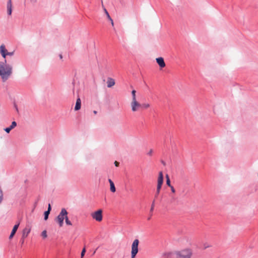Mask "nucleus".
Masks as SVG:
<instances>
[{"instance_id": "18", "label": "nucleus", "mask_w": 258, "mask_h": 258, "mask_svg": "<svg viewBox=\"0 0 258 258\" xmlns=\"http://www.w3.org/2000/svg\"><path fill=\"white\" fill-rule=\"evenodd\" d=\"M50 212L47 211H46L44 212V220H47L48 218V216H49V215L50 214Z\"/></svg>"}, {"instance_id": "36", "label": "nucleus", "mask_w": 258, "mask_h": 258, "mask_svg": "<svg viewBox=\"0 0 258 258\" xmlns=\"http://www.w3.org/2000/svg\"><path fill=\"white\" fill-rule=\"evenodd\" d=\"M15 107L17 111H18V107H17V105L16 104H15Z\"/></svg>"}, {"instance_id": "19", "label": "nucleus", "mask_w": 258, "mask_h": 258, "mask_svg": "<svg viewBox=\"0 0 258 258\" xmlns=\"http://www.w3.org/2000/svg\"><path fill=\"white\" fill-rule=\"evenodd\" d=\"M64 219H65V221H66V224L68 225H72V222H71V221L69 220V218H68V215H67L65 218H64Z\"/></svg>"}, {"instance_id": "10", "label": "nucleus", "mask_w": 258, "mask_h": 258, "mask_svg": "<svg viewBox=\"0 0 258 258\" xmlns=\"http://www.w3.org/2000/svg\"><path fill=\"white\" fill-rule=\"evenodd\" d=\"M19 224H20L19 223H18V224L14 225V226L11 231V234L9 236L10 239H12L13 237V236H14V235L15 234V233L17 232L18 228L19 226Z\"/></svg>"}, {"instance_id": "14", "label": "nucleus", "mask_w": 258, "mask_h": 258, "mask_svg": "<svg viewBox=\"0 0 258 258\" xmlns=\"http://www.w3.org/2000/svg\"><path fill=\"white\" fill-rule=\"evenodd\" d=\"M30 232V229L27 228H24L23 230L22 238H25L27 237Z\"/></svg>"}, {"instance_id": "23", "label": "nucleus", "mask_w": 258, "mask_h": 258, "mask_svg": "<svg viewBox=\"0 0 258 258\" xmlns=\"http://www.w3.org/2000/svg\"><path fill=\"white\" fill-rule=\"evenodd\" d=\"M155 200L156 199H154L153 202H152V205H151V209H150V212H152L154 210V206H155Z\"/></svg>"}, {"instance_id": "17", "label": "nucleus", "mask_w": 258, "mask_h": 258, "mask_svg": "<svg viewBox=\"0 0 258 258\" xmlns=\"http://www.w3.org/2000/svg\"><path fill=\"white\" fill-rule=\"evenodd\" d=\"M166 184L169 187L171 186V184L170 183V180L169 177V175L168 174L166 175Z\"/></svg>"}, {"instance_id": "13", "label": "nucleus", "mask_w": 258, "mask_h": 258, "mask_svg": "<svg viewBox=\"0 0 258 258\" xmlns=\"http://www.w3.org/2000/svg\"><path fill=\"white\" fill-rule=\"evenodd\" d=\"M115 84V81L111 78H108L107 81V86L108 88H111Z\"/></svg>"}, {"instance_id": "26", "label": "nucleus", "mask_w": 258, "mask_h": 258, "mask_svg": "<svg viewBox=\"0 0 258 258\" xmlns=\"http://www.w3.org/2000/svg\"><path fill=\"white\" fill-rule=\"evenodd\" d=\"M209 247H210V245L208 243H205L204 244V249H206Z\"/></svg>"}, {"instance_id": "20", "label": "nucleus", "mask_w": 258, "mask_h": 258, "mask_svg": "<svg viewBox=\"0 0 258 258\" xmlns=\"http://www.w3.org/2000/svg\"><path fill=\"white\" fill-rule=\"evenodd\" d=\"M110 190L112 192H114L116 191V188L114 185V183L110 184Z\"/></svg>"}, {"instance_id": "27", "label": "nucleus", "mask_w": 258, "mask_h": 258, "mask_svg": "<svg viewBox=\"0 0 258 258\" xmlns=\"http://www.w3.org/2000/svg\"><path fill=\"white\" fill-rule=\"evenodd\" d=\"M14 54V51L7 52V55L13 56Z\"/></svg>"}, {"instance_id": "1", "label": "nucleus", "mask_w": 258, "mask_h": 258, "mask_svg": "<svg viewBox=\"0 0 258 258\" xmlns=\"http://www.w3.org/2000/svg\"><path fill=\"white\" fill-rule=\"evenodd\" d=\"M8 52L4 44L0 46V53L4 58V61H0V76L3 82L6 81L11 76L12 74V67L7 64L6 56Z\"/></svg>"}, {"instance_id": "15", "label": "nucleus", "mask_w": 258, "mask_h": 258, "mask_svg": "<svg viewBox=\"0 0 258 258\" xmlns=\"http://www.w3.org/2000/svg\"><path fill=\"white\" fill-rule=\"evenodd\" d=\"M161 187H162L157 186L156 191V192L155 193V195H154V199H157L158 198V197L159 195V194L160 192Z\"/></svg>"}, {"instance_id": "12", "label": "nucleus", "mask_w": 258, "mask_h": 258, "mask_svg": "<svg viewBox=\"0 0 258 258\" xmlns=\"http://www.w3.org/2000/svg\"><path fill=\"white\" fill-rule=\"evenodd\" d=\"M81 107V100L80 97H78L77 99L76 105L75 106V110L78 111L80 109Z\"/></svg>"}, {"instance_id": "34", "label": "nucleus", "mask_w": 258, "mask_h": 258, "mask_svg": "<svg viewBox=\"0 0 258 258\" xmlns=\"http://www.w3.org/2000/svg\"><path fill=\"white\" fill-rule=\"evenodd\" d=\"M110 21H111L112 25L113 26L114 23H113V20L111 19V20H110Z\"/></svg>"}, {"instance_id": "24", "label": "nucleus", "mask_w": 258, "mask_h": 258, "mask_svg": "<svg viewBox=\"0 0 258 258\" xmlns=\"http://www.w3.org/2000/svg\"><path fill=\"white\" fill-rule=\"evenodd\" d=\"M86 252V248L84 247L82 250L81 253V257L83 258L84 256V255Z\"/></svg>"}, {"instance_id": "38", "label": "nucleus", "mask_w": 258, "mask_h": 258, "mask_svg": "<svg viewBox=\"0 0 258 258\" xmlns=\"http://www.w3.org/2000/svg\"><path fill=\"white\" fill-rule=\"evenodd\" d=\"M59 56L60 58H61V59L62 58V55L61 54H59Z\"/></svg>"}, {"instance_id": "40", "label": "nucleus", "mask_w": 258, "mask_h": 258, "mask_svg": "<svg viewBox=\"0 0 258 258\" xmlns=\"http://www.w3.org/2000/svg\"><path fill=\"white\" fill-rule=\"evenodd\" d=\"M150 219H151V216L148 217V220H150Z\"/></svg>"}, {"instance_id": "4", "label": "nucleus", "mask_w": 258, "mask_h": 258, "mask_svg": "<svg viewBox=\"0 0 258 258\" xmlns=\"http://www.w3.org/2000/svg\"><path fill=\"white\" fill-rule=\"evenodd\" d=\"M139 240L137 239L134 240L132 244L131 258H135L139 251L138 246Z\"/></svg>"}, {"instance_id": "5", "label": "nucleus", "mask_w": 258, "mask_h": 258, "mask_svg": "<svg viewBox=\"0 0 258 258\" xmlns=\"http://www.w3.org/2000/svg\"><path fill=\"white\" fill-rule=\"evenodd\" d=\"M92 217L97 221L100 222L102 220V211L98 210L92 214Z\"/></svg>"}, {"instance_id": "25", "label": "nucleus", "mask_w": 258, "mask_h": 258, "mask_svg": "<svg viewBox=\"0 0 258 258\" xmlns=\"http://www.w3.org/2000/svg\"><path fill=\"white\" fill-rule=\"evenodd\" d=\"M41 236L43 237V238H45L47 237V232L46 230H44L41 233Z\"/></svg>"}, {"instance_id": "37", "label": "nucleus", "mask_w": 258, "mask_h": 258, "mask_svg": "<svg viewBox=\"0 0 258 258\" xmlns=\"http://www.w3.org/2000/svg\"><path fill=\"white\" fill-rule=\"evenodd\" d=\"M93 113H94L95 114H97V111H96V110H94V111H93Z\"/></svg>"}, {"instance_id": "16", "label": "nucleus", "mask_w": 258, "mask_h": 258, "mask_svg": "<svg viewBox=\"0 0 258 258\" xmlns=\"http://www.w3.org/2000/svg\"><path fill=\"white\" fill-rule=\"evenodd\" d=\"M102 7L103 9V10H104V13H105L108 19L109 20H111V18L110 17L108 11H107V10L105 9V8L104 7V5H103V2H102Z\"/></svg>"}, {"instance_id": "22", "label": "nucleus", "mask_w": 258, "mask_h": 258, "mask_svg": "<svg viewBox=\"0 0 258 258\" xmlns=\"http://www.w3.org/2000/svg\"><path fill=\"white\" fill-rule=\"evenodd\" d=\"M150 107V104H148V103H144V104H141V108H144V109H146V108H148Z\"/></svg>"}, {"instance_id": "8", "label": "nucleus", "mask_w": 258, "mask_h": 258, "mask_svg": "<svg viewBox=\"0 0 258 258\" xmlns=\"http://www.w3.org/2000/svg\"><path fill=\"white\" fill-rule=\"evenodd\" d=\"M156 62L161 68H163L165 67V63L163 57H159L157 58Z\"/></svg>"}, {"instance_id": "30", "label": "nucleus", "mask_w": 258, "mask_h": 258, "mask_svg": "<svg viewBox=\"0 0 258 258\" xmlns=\"http://www.w3.org/2000/svg\"><path fill=\"white\" fill-rule=\"evenodd\" d=\"M152 153H153V150L152 149H151L149 151V152L147 153V155H149V156H152Z\"/></svg>"}, {"instance_id": "33", "label": "nucleus", "mask_w": 258, "mask_h": 258, "mask_svg": "<svg viewBox=\"0 0 258 258\" xmlns=\"http://www.w3.org/2000/svg\"><path fill=\"white\" fill-rule=\"evenodd\" d=\"M108 181H109V182L110 184H112V183H113V181L111 180V179H108Z\"/></svg>"}, {"instance_id": "11", "label": "nucleus", "mask_w": 258, "mask_h": 258, "mask_svg": "<svg viewBox=\"0 0 258 258\" xmlns=\"http://www.w3.org/2000/svg\"><path fill=\"white\" fill-rule=\"evenodd\" d=\"M16 126H17V122L15 121H14L12 122L11 125L9 127L4 128V131L7 133H9L10 132V131L14 128H15Z\"/></svg>"}, {"instance_id": "21", "label": "nucleus", "mask_w": 258, "mask_h": 258, "mask_svg": "<svg viewBox=\"0 0 258 258\" xmlns=\"http://www.w3.org/2000/svg\"><path fill=\"white\" fill-rule=\"evenodd\" d=\"M136 90H133L132 91V101H134L135 100H136Z\"/></svg>"}, {"instance_id": "2", "label": "nucleus", "mask_w": 258, "mask_h": 258, "mask_svg": "<svg viewBox=\"0 0 258 258\" xmlns=\"http://www.w3.org/2000/svg\"><path fill=\"white\" fill-rule=\"evenodd\" d=\"M176 258H190L192 251L189 248H186L175 252Z\"/></svg>"}, {"instance_id": "7", "label": "nucleus", "mask_w": 258, "mask_h": 258, "mask_svg": "<svg viewBox=\"0 0 258 258\" xmlns=\"http://www.w3.org/2000/svg\"><path fill=\"white\" fill-rule=\"evenodd\" d=\"M163 183V174L162 171L159 172L157 180V186L162 187Z\"/></svg>"}, {"instance_id": "6", "label": "nucleus", "mask_w": 258, "mask_h": 258, "mask_svg": "<svg viewBox=\"0 0 258 258\" xmlns=\"http://www.w3.org/2000/svg\"><path fill=\"white\" fill-rule=\"evenodd\" d=\"M132 110L133 111H136L138 108L141 107V104L139 103L136 100L132 101L131 103Z\"/></svg>"}, {"instance_id": "35", "label": "nucleus", "mask_w": 258, "mask_h": 258, "mask_svg": "<svg viewBox=\"0 0 258 258\" xmlns=\"http://www.w3.org/2000/svg\"><path fill=\"white\" fill-rule=\"evenodd\" d=\"M110 21H111L112 25L113 26L114 23H113V20L111 19V20H110Z\"/></svg>"}, {"instance_id": "29", "label": "nucleus", "mask_w": 258, "mask_h": 258, "mask_svg": "<svg viewBox=\"0 0 258 258\" xmlns=\"http://www.w3.org/2000/svg\"><path fill=\"white\" fill-rule=\"evenodd\" d=\"M51 210V205L50 204H48V209H47V211L50 212Z\"/></svg>"}, {"instance_id": "39", "label": "nucleus", "mask_w": 258, "mask_h": 258, "mask_svg": "<svg viewBox=\"0 0 258 258\" xmlns=\"http://www.w3.org/2000/svg\"><path fill=\"white\" fill-rule=\"evenodd\" d=\"M162 163L163 165H165V162H164V161H162Z\"/></svg>"}, {"instance_id": "3", "label": "nucleus", "mask_w": 258, "mask_h": 258, "mask_svg": "<svg viewBox=\"0 0 258 258\" xmlns=\"http://www.w3.org/2000/svg\"><path fill=\"white\" fill-rule=\"evenodd\" d=\"M68 212L66 209L62 208L59 215L56 217L55 221L58 223L59 227H62L65 217L68 215Z\"/></svg>"}, {"instance_id": "31", "label": "nucleus", "mask_w": 258, "mask_h": 258, "mask_svg": "<svg viewBox=\"0 0 258 258\" xmlns=\"http://www.w3.org/2000/svg\"><path fill=\"white\" fill-rule=\"evenodd\" d=\"M114 165L116 167H118L119 165V163L117 161H115Z\"/></svg>"}, {"instance_id": "28", "label": "nucleus", "mask_w": 258, "mask_h": 258, "mask_svg": "<svg viewBox=\"0 0 258 258\" xmlns=\"http://www.w3.org/2000/svg\"><path fill=\"white\" fill-rule=\"evenodd\" d=\"M169 187L171 188V190L172 192L174 193L175 192V190L174 187L172 185H171V186H169Z\"/></svg>"}, {"instance_id": "32", "label": "nucleus", "mask_w": 258, "mask_h": 258, "mask_svg": "<svg viewBox=\"0 0 258 258\" xmlns=\"http://www.w3.org/2000/svg\"><path fill=\"white\" fill-rule=\"evenodd\" d=\"M24 238H23L22 237L21 239L20 240V242L22 244H23L24 243Z\"/></svg>"}, {"instance_id": "9", "label": "nucleus", "mask_w": 258, "mask_h": 258, "mask_svg": "<svg viewBox=\"0 0 258 258\" xmlns=\"http://www.w3.org/2000/svg\"><path fill=\"white\" fill-rule=\"evenodd\" d=\"M7 13L8 15H12V0H8L7 2Z\"/></svg>"}]
</instances>
